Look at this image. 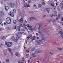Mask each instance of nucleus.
<instances>
[{"label":"nucleus","instance_id":"28","mask_svg":"<svg viewBox=\"0 0 63 63\" xmlns=\"http://www.w3.org/2000/svg\"><path fill=\"white\" fill-rule=\"evenodd\" d=\"M13 14V13L12 12H10V13L9 15H10V16H11Z\"/></svg>","mask_w":63,"mask_h":63},{"label":"nucleus","instance_id":"55","mask_svg":"<svg viewBox=\"0 0 63 63\" xmlns=\"http://www.w3.org/2000/svg\"><path fill=\"white\" fill-rule=\"evenodd\" d=\"M53 53H52L51 52L50 53V54H51V55H53Z\"/></svg>","mask_w":63,"mask_h":63},{"label":"nucleus","instance_id":"30","mask_svg":"<svg viewBox=\"0 0 63 63\" xmlns=\"http://www.w3.org/2000/svg\"><path fill=\"white\" fill-rule=\"evenodd\" d=\"M13 11L14 13H16V11L15 9L13 10Z\"/></svg>","mask_w":63,"mask_h":63},{"label":"nucleus","instance_id":"38","mask_svg":"<svg viewBox=\"0 0 63 63\" xmlns=\"http://www.w3.org/2000/svg\"><path fill=\"white\" fill-rule=\"evenodd\" d=\"M24 28L26 30H27V31H28V30L27 29V28L26 27H24Z\"/></svg>","mask_w":63,"mask_h":63},{"label":"nucleus","instance_id":"10","mask_svg":"<svg viewBox=\"0 0 63 63\" xmlns=\"http://www.w3.org/2000/svg\"><path fill=\"white\" fill-rule=\"evenodd\" d=\"M42 39V40L44 41H47V39L45 37H41Z\"/></svg>","mask_w":63,"mask_h":63},{"label":"nucleus","instance_id":"24","mask_svg":"<svg viewBox=\"0 0 63 63\" xmlns=\"http://www.w3.org/2000/svg\"><path fill=\"white\" fill-rule=\"evenodd\" d=\"M15 54L16 56H18V55H19V54L18 53V52H16Z\"/></svg>","mask_w":63,"mask_h":63},{"label":"nucleus","instance_id":"11","mask_svg":"<svg viewBox=\"0 0 63 63\" xmlns=\"http://www.w3.org/2000/svg\"><path fill=\"white\" fill-rule=\"evenodd\" d=\"M36 53H42V51L39 50H36Z\"/></svg>","mask_w":63,"mask_h":63},{"label":"nucleus","instance_id":"37","mask_svg":"<svg viewBox=\"0 0 63 63\" xmlns=\"http://www.w3.org/2000/svg\"><path fill=\"white\" fill-rule=\"evenodd\" d=\"M0 24L1 25H2V26H3V23L1 22H0Z\"/></svg>","mask_w":63,"mask_h":63},{"label":"nucleus","instance_id":"54","mask_svg":"<svg viewBox=\"0 0 63 63\" xmlns=\"http://www.w3.org/2000/svg\"><path fill=\"white\" fill-rule=\"evenodd\" d=\"M24 27H26V25H25V24H24Z\"/></svg>","mask_w":63,"mask_h":63},{"label":"nucleus","instance_id":"2","mask_svg":"<svg viewBox=\"0 0 63 63\" xmlns=\"http://www.w3.org/2000/svg\"><path fill=\"white\" fill-rule=\"evenodd\" d=\"M6 19V22L7 24H10V23H11L12 22V20L9 17H8Z\"/></svg>","mask_w":63,"mask_h":63},{"label":"nucleus","instance_id":"22","mask_svg":"<svg viewBox=\"0 0 63 63\" xmlns=\"http://www.w3.org/2000/svg\"><path fill=\"white\" fill-rule=\"evenodd\" d=\"M32 57H37V56L34 54H32Z\"/></svg>","mask_w":63,"mask_h":63},{"label":"nucleus","instance_id":"33","mask_svg":"<svg viewBox=\"0 0 63 63\" xmlns=\"http://www.w3.org/2000/svg\"><path fill=\"white\" fill-rule=\"evenodd\" d=\"M33 38L32 39V40H35V39H36V36H34L33 37Z\"/></svg>","mask_w":63,"mask_h":63},{"label":"nucleus","instance_id":"50","mask_svg":"<svg viewBox=\"0 0 63 63\" xmlns=\"http://www.w3.org/2000/svg\"><path fill=\"white\" fill-rule=\"evenodd\" d=\"M29 37H31L32 36V35H31V34H29Z\"/></svg>","mask_w":63,"mask_h":63},{"label":"nucleus","instance_id":"21","mask_svg":"<svg viewBox=\"0 0 63 63\" xmlns=\"http://www.w3.org/2000/svg\"><path fill=\"white\" fill-rule=\"evenodd\" d=\"M17 21L16 20H13V23L14 24H16Z\"/></svg>","mask_w":63,"mask_h":63},{"label":"nucleus","instance_id":"32","mask_svg":"<svg viewBox=\"0 0 63 63\" xmlns=\"http://www.w3.org/2000/svg\"><path fill=\"white\" fill-rule=\"evenodd\" d=\"M19 26H21V27H23V25H22V24H19Z\"/></svg>","mask_w":63,"mask_h":63},{"label":"nucleus","instance_id":"26","mask_svg":"<svg viewBox=\"0 0 63 63\" xmlns=\"http://www.w3.org/2000/svg\"><path fill=\"white\" fill-rule=\"evenodd\" d=\"M8 50H9V51L10 52H11V51H12V49H10V48H8Z\"/></svg>","mask_w":63,"mask_h":63},{"label":"nucleus","instance_id":"44","mask_svg":"<svg viewBox=\"0 0 63 63\" xmlns=\"http://www.w3.org/2000/svg\"><path fill=\"white\" fill-rule=\"evenodd\" d=\"M24 60V58L23 57L22 58V61H23Z\"/></svg>","mask_w":63,"mask_h":63},{"label":"nucleus","instance_id":"12","mask_svg":"<svg viewBox=\"0 0 63 63\" xmlns=\"http://www.w3.org/2000/svg\"><path fill=\"white\" fill-rule=\"evenodd\" d=\"M50 9L49 8H46L45 9L46 11H47V13H49V9Z\"/></svg>","mask_w":63,"mask_h":63},{"label":"nucleus","instance_id":"59","mask_svg":"<svg viewBox=\"0 0 63 63\" xmlns=\"http://www.w3.org/2000/svg\"><path fill=\"white\" fill-rule=\"evenodd\" d=\"M27 39H30V37H27Z\"/></svg>","mask_w":63,"mask_h":63},{"label":"nucleus","instance_id":"57","mask_svg":"<svg viewBox=\"0 0 63 63\" xmlns=\"http://www.w3.org/2000/svg\"><path fill=\"white\" fill-rule=\"evenodd\" d=\"M27 6L28 7H30V5H29L28 4L27 5Z\"/></svg>","mask_w":63,"mask_h":63},{"label":"nucleus","instance_id":"60","mask_svg":"<svg viewBox=\"0 0 63 63\" xmlns=\"http://www.w3.org/2000/svg\"><path fill=\"white\" fill-rule=\"evenodd\" d=\"M24 48L25 50H26V47H24Z\"/></svg>","mask_w":63,"mask_h":63},{"label":"nucleus","instance_id":"20","mask_svg":"<svg viewBox=\"0 0 63 63\" xmlns=\"http://www.w3.org/2000/svg\"><path fill=\"white\" fill-rule=\"evenodd\" d=\"M35 48H33L32 49V50L31 51V52H33V51H34V50H35Z\"/></svg>","mask_w":63,"mask_h":63},{"label":"nucleus","instance_id":"47","mask_svg":"<svg viewBox=\"0 0 63 63\" xmlns=\"http://www.w3.org/2000/svg\"><path fill=\"white\" fill-rule=\"evenodd\" d=\"M61 21H63V17H62V19H61Z\"/></svg>","mask_w":63,"mask_h":63},{"label":"nucleus","instance_id":"25","mask_svg":"<svg viewBox=\"0 0 63 63\" xmlns=\"http://www.w3.org/2000/svg\"><path fill=\"white\" fill-rule=\"evenodd\" d=\"M7 37V36H4L3 37H2V39H5Z\"/></svg>","mask_w":63,"mask_h":63},{"label":"nucleus","instance_id":"41","mask_svg":"<svg viewBox=\"0 0 63 63\" xmlns=\"http://www.w3.org/2000/svg\"><path fill=\"white\" fill-rule=\"evenodd\" d=\"M16 39H17L18 38V35H17L16 36Z\"/></svg>","mask_w":63,"mask_h":63},{"label":"nucleus","instance_id":"48","mask_svg":"<svg viewBox=\"0 0 63 63\" xmlns=\"http://www.w3.org/2000/svg\"><path fill=\"white\" fill-rule=\"evenodd\" d=\"M33 7H37V6L35 5H33Z\"/></svg>","mask_w":63,"mask_h":63},{"label":"nucleus","instance_id":"31","mask_svg":"<svg viewBox=\"0 0 63 63\" xmlns=\"http://www.w3.org/2000/svg\"><path fill=\"white\" fill-rule=\"evenodd\" d=\"M18 31H20V27H18Z\"/></svg>","mask_w":63,"mask_h":63},{"label":"nucleus","instance_id":"61","mask_svg":"<svg viewBox=\"0 0 63 63\" xmlns=\"http://www.w3.org/2000/svg\"><path fill=\"white\" fill-rule=\"evenodd\" d=\"M38 35L39 34H38V33H36V36H38Z\"/></svg>","mask_w":63,"mask_h":63},{"label":"nucleus","instance_id":"36","mask_svg":"<svg viewBox=\"0 0 63 63\" xmlns=\"http://www.w3.org/2000/svg\"><path fill=\"white\" fill-rule=\"evenodd\" d=\"M6 62H7V63H8V62H9V59H6Z\"/></svg>","mask_w":63,"mask_h":63},{"label":"nucleus","instance_id":"1","mask_svg":"<svg viewBox=\"0 0 63 63\" xmlns=\"http://www.w3.org/2000/svg\"><path fill=\"white\" fill-rule=\"evenodd\" d=\"M27 26L28 28L30 30H31V31L32 32L33 30L35 31L36 30V29H35V28L34 27L33 28H32V26H31V25H30L29 24H28V25H27Z\"/></svg>","mask_w":63,"mask_h":63},{"label":"nucleus","instance_id":"23","mask_svg":"<svg viewBox=\"0 0 63 63\" xmlns=\"http://www.w3.org/2000/svg\"><path fill=\"white\" fill-rule=\"evenodd\" d=\"M14 40L15 42H16L17 41V39L15 38L14 39Z\"/></svg>","mask_w":63,"mask_h":63},{"label":"nucleus","instance_id":"14","mask_svg":"<svg viewBox=\"0 0 63 63\" xmlns=\"http://www.w3.org/2000/svg\"><path fill=\"white\" fill-rule=\"evenodd\" d=\"M15 6H16V4H12L11 5V7L12 8H14V7H15Z\"/></svg>","mask_w":63,"mask_h":63},{"label":"nucleus","instance_id":"53","mask_svg":"<svg viewBox=\"0 0 63 63\" xmlns=\"http://www.w3.org/2000/svg\"><path fill=\"white\" fill-rule=\"evenodd\" d=\"M11 55H12V56H13L14 55H13V53L11 52Z\"/></svg>","mask_w":63,"mask_h":63},{"label":"nucleus","instance_id":"13","mask_svg":"<svg viewBox=\"0 0 63 63\" xmlns=\"http://www.w3.org/2000/svg\"><path fill=\"white\" fill-rule=\"evenodd\" d=\"M5 9L6 11H8V10H9V7L8 6H6L5 7Z\"/></svg>","mask_w":63,"mask_h":63},{"label":"nucleus","instance_id":"7","mask_svg":"<svg viewBox=\"0 0 63 63\" xmlns=\"http://www.w3.org/2000/svg\"><path fill=\"white\" fill-rule=\"evenodd\" d=\"M42 61H44L45 62H47V61H48V58H44L43 59H42Z\"/></svg>","mask_w":63,"mask_h":63},{"label":"nucleus","instance_id":"63","mask_svg":"<svg viewBox=\"0 0 63 63\" xmlns=\"http://www.w3.org/2000/svg\"><path fill=\"white\" fill-rule=\"evenodd\" d=\"M56 6H57V5H58V4H57V3H56Z\"/></svg>","mask_w":63,"mask_h":63},{"label":"nucleus","instance_id":"56","mask_svg":"<svg viewBox=\"0 0 63 63\" xmlns=\"http://www.w3.org/2000/svg\"><path fill=\"white\" fill-rule=\"evenodd\" d=\"M43 17H46V15H44L43 16Z\"/></svg>","mask_w":63,"mask_h":63},{"label":"nucleus","instance_id":"39","mask_svg":"<svg viewBox=\"0 0 63 63\" xmlns=\"http://www.w3.org/2000/svg\"><path fill=\"white\" fill-rule=\"evenodd\" d=\"M60 36L62 38H63V34H61L60 35Z\"/></svg>","mask_w":63,"mask_h":63},{"label":"nucleus","instance_id":"19","mask_svg":"<svg viewBox=\"0 0 63 63\" xmlns=\"http://www.w3.org/2000/svg\"><path fill=\"white\" fill-rule=\"evenodd\" d=\"M30 19H36V18L34 17H31L30 18Z\"/></svg>","mask_w":63,"mask_h":63},{"label":"nucleus","instance_id":"49","mask_svg":"<svg viewBox=\"0 0 63 63\" xmlns=\"http://www.w3.org/2000/svg\"><path fill=\"white\" fill-rule=\"evenodd\" d=\"M38 33H39V34H41V32L40 31H38Z\"/></svg>","mask_w":63,"mask_h":63},{"label":"nucleus","instance_id":"35","mask_svg":"<svg viewBox=\"0 0 63 63\" xmlns=\"http://www.w3.org/2000/svg\"><path fill=\"white\" fill-rule=\"evenodd\" d=\"M21 30L22 31H25V30L23 29H21Z\"/></svg>","mask_w":63,"mask_h":63},{"label":"nucleus","instance_id":"18","mask_svg":"<svg viewBox=\"0 0 63 63\" xmlns=\"http://www.w3.org/2000/svg\"><path fill=\"white\" fill-rule=\"evenodd\" d=\"M24 7L25 8H26V7H27V4L26 3L24 4Z\"/></svg>","mask_w":63,"mask_h":63},{"label":"nucleus","instance_id":"17","mask_svg":"<svg viewBox=\"0 0 63 63\" xmlns=\"http://www.w3.org/2000/svg\"><path fill=\"white\" fill-rule=\"evenodd\" d=\"M42 6V4H39L38 5L37 7L38 8H41Z\"/></svg>","mask_w":63,"mask_h":63},{"label":"nucleus","instance_id":"15","mask_svg":"<svg viewBox=\"0 0 63 63\" xmlns=\"http://www.w3.org/2000/svg\"><path fill=\"white\" fill-rule=\"evenodd\" d=\"M19 21L21 23H22L23 21V19L22 18H21L19 20Z\"/></svg>","mask_w":63,"mask_h":63},{"label":"nucleus","instance_id":"51","mask_svg":"<svg viewBox=\"0 0 63 63\" xmlns=\"http://www.w3.org/2000/svg\"><path fill=\"white\" fill-rule=\"evenodd\" d=\"M59 18L58 17H57L56 18V20H58V19H59Z\"/></svg>","mask_w":63,"mask_h":63},{"label":"nucleus","instance_id":"9","mask_svg":"<svg viewBox=\"0 0 63 63\" xmlns=\"http://www.w3.org/2000/svg\"><path fill=\"white\" fill-rule=\"evenodd\" d=\"M54 15L53 14L51 15V17H52L53 16H57V13L56 12L55 13H54Z\"/></svg>","mask_w":63,"mask_h":63},{"label":"nucleus","instance_id":"27","mask_svg":"<svg viewBox=\"0 0 63 63\" xmlns=\"http://www.w3.org/2000/svg\"><path fill=\"white\" fill-rule=\"evenodd\" d=\"M14 16H15V14H14V13H13V14L11 15L10 16H11L12 17H14Z\"/></svg>","mask_w":63,"mask_h":63},{"label":"nucleus","instance_id":"43","mask_svg":"<svg viewBox=\"0 0 63 63\" xmlns=\"http://www.w3.org/2000/svg\"><path fill=\"white\" fill-rule=\"evenodd\" d=\"M50 20L48 21V22H47V23L48 24V23H50Z\"/></svg>","mask_w":63,"mask_h":63},{"label":"nucleus","instance_id":"62","mask_svg":"<svg viewBox=\"0 0 63 63\" xmlns=\"http://www.w3.org/2000/svg\"><path fill=\"white\" fill-rule=\"evenodd\" d=\"M62 5H63V1H62Z\"/></svg>","mask_w":63,"mask_h":63},{"label":"nucleus","instance_id":"58","mask_svg":"<svg viewBox=\"0 0 63 63\" xmlns=\"http://www.w3.org/2000/svg\"><path fill=\"white\" fill-rule=\"evenodd\" d=\"M15 29H16V26H15Z\"/></svg>","mask_w":63,"mask_h":63},{"label":"nucleus","instance_id":"5","mask_svg":"<svg viewBox=\"0 0 63 63\" xmlns=\"http://www.w3.org/2000/svg\"><path fill=\"white\" fill-rule=\"evenodd\" d=\"M35 27L37 29H40L41 28V26H40V25L39 24H37L35 26Z\"/></svg>","mask_w":63,"mask_h":63},{"label":"nucleus","instance_id":"6","mask_svg":"<svg viewBox=\"0 0 63 63\" xmlns=\"http://www.w3.org/2000/svg\"><path fill=\"white\" fill-rule=\"evenodd\" d=\"M49 4H50L52 6L53 8H54V9H55L56 6H55L54 5V4H52L51 3V2H49Z\"/></svg>","mask_w":63,"mask_h":63},{"label":"nucleus","instance_id":"52","mask_svg":"<svg viewBox=\"0 0 63 63\" xmlns=\"http://www.w3.org/2000/svg\"><path fill=\"white\" fill-rule=\"evenodd\" d=\"M30 37L31 39H32V40H33V37H32V36Z\"/></svg>","mask_w":63,"mask_h":63},{"label":"nucleus","instance_id":"40","mask_svg":"<svg viewBox=\"0 0 63 63\" xmlns=\"http://www.w3.org/2000/svg\"><path fill=\"white\" fill-rule=\"evenodd\" d=\"M42 4L43 5H46V3L44 2H42Z\"/></svg>","mask_w":63,"mask_h":63},{"label":"nucleus","instance_id":"29","mask_svg":"<svg viewBox=\"0 0 63 63\" xmlns=\"http://www.w3.org/2000/svg\"><path fill=\"white\" fill-rule=\"evenodd\" d=\"M58 33H59L60 34H63V32H61V31H59L58 32Z\"/></svg>","mask_w":63,"mask_h":63},{"label":"nucleus","instance_id":"45","mask_svg":"<svg viewBox=\"0 0 63 63\" xmlns=\"http://www.w3.org/2000/svg\"><path fill=\"white\" fill-rule=\"evenodd\" d=\"M29 55V54H27L26 55V56L27 57H28V55Z\"/></svg>","mask_w":63,"mask_h":63},{"label":"nucleus","instance_id":"16","mask_svg":"<svg viewBox=\"0 0 63 63\" xmlns=\"http://www.w3.org/2000/svg\"><path fill=\"white\" fill-rule=\"evenodd\" d=\"M18 34H24V33L23 32H18Z\"/></svg>","mask_w":63,"mask_h":63},{"label":"nucleus","instance_id":"4","mask_svg":"<svg viewBox=\"0 0 63 63\" xmlns=\"http://www.w3.org/2000/svg\"><path fill=\"white\" fill-rule=\"evenodd\" d=\"M36 42L38 45H40L42 44V43H43V40L42 39L40 40H37L36 41Z\"/></svg>","mask_w":63,"mask_h":63},{"label":"nucleus","instance_id":"3","mask_svg":"<svg viewBox=\"0 0 63 63\" xmlns=\"http://www.w3.org/2000/svg\"><path fill=\"white\" fill-rule=\"evenodd\" d=\"M5 45L6 46H7L8 47H11L13 46V43H12L8 42V43H5Z\"/></svg>","mask_w":63,"mask_h":63},{"label":"nucleus","instance_id":"64","mask_svg":"<svg viewBox=\"0 0 63 63\" xmlns=\"http://www.w3.org/2000/svg\"><path fill=\"white\" fill-rule=\"evenodd\" d=\"M4 25H6V23H4Z\"/></svg>","mask_w":63,"mask_h":63},{"label":"nucleus","instance_id":"46","mask_svg":"<svg viewBox=\"0 0 63 63\" xmlns=\"http://www.w3.org/2000/svg\"><path fill=\"white\" fill-rule=\"evenodd\" d=\"M53 22H55L56 21V20H54L53 21Z\"/></svg>","mask_w":63,"mask_h":63},{"label":"nucleus","instance_id":"8","mask_svg":"<svg viewBox=\"0 0 63 63\" xmlns=\"http://www.w3.org/2000/svg\"><path fill=\"white\" fill-rule=\"evenodd\" d=\"M4 14L2 11H0V16H3Z\"/></svg>","mask_w":63,"mask_h":63},{"label":"nucleus","instance_id":"42","mask_svg":"<svg viewBox=\"0 0 63 63\" xmlns=\"http://www.w3.org/2000/svg\"><path fill=\"white\" fill-rule=\"evenodd\" d=\"M57 49L58 50H62V48H58Z\"/></svg>","mask_w":63,"mask_h":63},{"label":"nucleus","instance_id":"34","mask_svg":"<svg viewBox=\"0 0 63 63\" xmlns=\"http://www.w3.org/2000/svg\"><path fill=\"white\" fill-rule=\"evenodd\" d=\"M57 10H60V8L58 6L57 7Z\"/></svg>","mask_w":63,"mask_h":63}]
</instances>
